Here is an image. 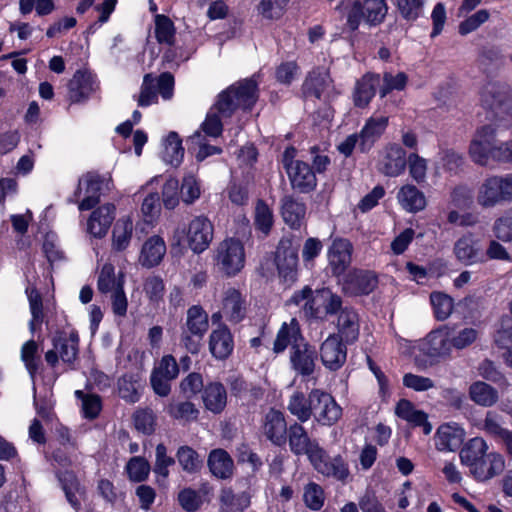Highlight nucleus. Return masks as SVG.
Returning <instances> with one entry per match:
<instances>
[{
	"label": "nucleus",
	"instance_id": "obj_1",
	"mask_svg": "<svg viewBox=\"0 0 512 512\" xmlns=\"http://www.w3.org/2000/svg\"><path fill=\"white\" fill-rule=\"evenodd\" d=\"M286 441L290 451L295 456L305 455L318 473L341 482L349 477V468L342 456L329 457L319 442L309 436L302 424L294 422L289 426Z\"/></svg>",
	"mask_w": 512,
	"mask_h": 512
},
{
	"label": "nucleus",
	"instance_id": "obj_2",
	"mask_svg": "<svg viewBox=\"0 0 512 512\" xmlns=\"http://www.w3.org/2000/svg\"><path fill=\"white\" fill-rule=\"evenodd\" d=\"M257 85L253 77L238 81L221 92L201 125L202 131L210 137L220 136L223 130L221 118L231 117L240 108L251 109L257 102Z\"/></svg>",
	"mask_w": 512,
	"mask_h": 512
},
{
	"label": "nucleus",
	"instance_id": "obj_3",
	"mask_svg": "<svg viewBox=\"0 0 512 512\" xmlns=\"http://www.w3.org/2000/svg\"><path fill=\"white\" fill-rule=\"evenodd\" d=\"M498 129L495 124L477 129L469 146L471 160L480 166H489L491 160L512 163V139L497 145Z\"/></svg>",
	"mask_w": 512,
	"mask_h": 512
},
{
	"label": "nucleus",
	"instance_id": "obj_4",
	"mask_svg": "<svg viewBox=\"0 0 512 512\" xmlns=\"http://www.w3.org/2000/svg\"><path fill=\"white\" fill-rule=\"evenodd\" d=\"M208 328L209 320L205 310L199 305L191 306L187 310L185 323L181 327V345L188 352L197 354Z\"/></svg>",
	"mask_w": 512,
	"mask_h": 512
},
{
	"label": "nucleus",
	"instance_id": "obj_5",
	"mask_svg": "<svg viewBox=\"0 0 512 512\" xmlns=\"http://www.w3.org/2000/svg\"><path fill=\"white\" fill-rule=\"evenodd\" d=\"M483 105L494 113L496 120L508 127L512 124V93L504 83L489 82L482 90Z\"/></svg>",
	"mask_w": 512,
	"mask_h": 512
},
{
	"label": "nucleus",
	"instance_id": "obj_6",
	"mask_svg": "<svg viewBox=\"0 0 512 512\" xmlns=\"http://www.w3.org/2000/svg\"><path fill=\"white\" fill-rule=\"evenodd\" d=\"M214 262L219 272L228 277L235 276L245 264L243 244L234 238L225 239L215 250Z\"/></svg>",
	"mask_w": 512,
	"mask_h": 512
},
{
	"label": "nucleus",
	"instance_id": "obj_7",
	"mask_svg": "<svg viewBox=\"0 0 512 512\" xmlns=\"http://www.w3.org/2000/svg\"><path fill=\"white\" fill-rule=\"evenodd\" d=\"M53 348L45 353V360L55 367L59 359L73 368L79 352V336L77 332H57L52 338Z\"/></svg>",
	"mask_w": 512,
	"mask_h": 512
},
{
	"label": "nucleus",
	"instance_id": "obj_8",
	"mask_svg": "<svg viewBox=\"0 0 512 512\" xmlns=\"http://www.w3.org/2000/svg\"><path fill=\"white\" fill-rule=\"evenodd\" d=\"M388 7L385 0L355 1L347 14V26L356 30L361 20L370 26H376L383 22Z\"/></svg>",
	"mask_w": 512,
	"mask_h": 512
},
{
	"label": "nucleus",
	"instance_id": "obj_9",
	"mask_svg": "<svg viewBox=\"0 0 512 512\" xmlns=\"http://www.w3.org/2000/svg\"><path fill=\"white\" fill-rule=\"evenodd\" d=\"M311 402L313 414L316 422L323 426H332L336 424L342 416V408L334 397L321 390H311Z\"/></svg>",
	"mask_w": 512,
	"mask_h": 512
},
{
	"label": "nucleus",
	"instance_id": "obj_10",
	"mask_svg": "<svg viewBox=\"0 0 512 512\" xmlns=\"http://www.w3.org/2000/svg\"><path fill=\"white\" fill-rule=\"evenodd\" d=\"M342 299L329 288L318 289L311 301L305 302L304 311L311 317H321V314L333 315L343 310Z\"/></svg>",
	"mask_w": 512,
	"mask_h": 512
},
{
	"label": "nucleus",
	"instance_id": "obj_11",
	"mask_svg": "<svg viewBox=\"0 0 512 512\" xmlns=\"http://www.w3.org/2000/svg\"><path fill=\"white\" fill-rule=\"evenodd\" d=\"M455 258L464 265L485 262V251L482 240L473 233H465L458 238L453 246Z\"/></svg>",
	"mask_w": 512,
	"mask_h": 512
},
{
	"label": "nucleus",
	"instance_id": "obj_12",
	"mask_svg": "<svg viewBox=\"0 0 512 512\" xmlns=\"http://www.w3.org/2000/svg\"><path fill=\"white\" fill-rule=\"evenodd\" d=\"M274 262L279 276L285 282H293L296 279L298 265V251L291 241L282 239L275 251Z\"/></svg>",
	"mask_w": 512,
	"mask_h": 512
},
{
	"label": "nucleus",
	"instance_id": "obj_13",
	"mask_svg": "<svg viewBox=\"0 0 512 512\" xmlns=\"http://www.w3.org/2000/svg\"><path fill=\"white\" fill-rule=\"evenodd\" d=\"M105 184V179L95 172L84 174L78 182L74 192L75 201L79 199L84 190V198L79 202V210H89L99 202V193Z\"/></svg>",
	"mask_w": 512,
	"mask_h": 512
},
{
	"label": "nucleus",
	"instance_id": "obj_14",
	"mask_svg": "<svg viewBox=\"0 0 512 512\" xmlns=\"http://www.w3.org/2000/svg\"><path fill=\"white\" fill-rule=\"evenodd\" d=\"M378 285L377 276L368 270L353 269L342 281L343 291L352 296L368 295Z\"/></svg>",
	"mask_w": 512,
	"mask_h": 512
},
{
	"label": "nucleus",
	"instance_id": "obj_15",
	"mask_svg": "<svg viewBox=\"0 0 512 512\" xmlns=\"http://www.w3.org/2000/svg\"><path fill=\"white\" fill-rule=\"evenodd\" d=\"M213 225L204 216H196L191 220L188 227L187 238L189 247L195 253L206 250L213 239Z\"/></svg>",
	"mask_w": 512,
	"mask_h": 512
},
{
	"label": "nucleus",
	"instance_id": "obj_16",
	"mask_svg": "<svg viewBox=\"0 0 512 512\" xmlns=\"http://www.w3.org/2000/svg\"><path fill=\"white\" fill-rule=\"evenodd\" d=\"M303 93L306 97L324 101L330 99L334 95V86L329 72L324 68L310 72L303 84Z\"/></svg>",
	"mask_w": 512,
	"mask_h": 512
},
{
	"label": "nucleus",
	"instance_id": "obj_17",
	"mask_svg": "<svg viewBox=\"0 0 512 512\" xmlns=\"http://www.w3.org/2000/svg\"><path fill=\"white\" fill-rule=\"evenodd\" d=\"M335 334L329 335L320 346L322 364L331 371L340 369L347 358V348Z\"/></svg>",
	"mask_w": 512,
	"mask_h": 512
},
{
	"label": "nucleus",
	"instance_id": "obj_18",
	"mask_svg": "<svg viewBox=\"0 0 512 512\" xmlns=\"http://www.w3.org/2000/svg\"><path fill=\"white\" fill-rule=\"evenodd\" d=\"M221 306L224 318L233 324L241 322L247 314V301L234 287H228L223 291Z\"/></svg>",
	"mask_w": 512,
	"mask_h": 512
},
{
	"label": "nucleus",
	"instance_id": "obj_19",
	"mask_svg": "<svg viewBox=\"0 0 512 512\" xmlns=\"http://www.w3.org/2000/svg\"><path fill=\"white\" fill-rule=\"evenodd\" d=\"M406 165L405 150L400 145L393 143L383 149L378 170L385 176L397 177L404 172Z\"/></svg>",
	"mask_w": 512,
	"mask_h": 512
},
{
	"label": "nucleus",
	"instance_id": "obj_20",
	"mask_svg": "<svg viewBox=\"0 0 512 512\" xmlns=\"http://www.w3.org/2000/svg\"><path fill=\"white\" fill-rule=\"evenodd\" d=\"M288 429L284 414L281 411L270 409L265 414L261 431L274 445L282 446L286 443Z\"/></svg>",
	"mask_w": 512,
	"mask_h": 512
},
{
	"label": "nucleus",
	"instance_id": "obj_21",
	"mask_svg": "<svg viewBox=\"0 0 512 512\" xmlns=\"http://www.w3.org/2000/svg\"><path fill=\"white\" fill-rule=\"evenodd\" d=\"M338 338L345 344H352L358 340L360 333V320L358 313L350 307H344L334 321Z\"/></svg>",
	"mask_w": 512,
	"mask_h": 512
},
{
	"label": "nucleus",
	"instance_id": "obj_22",
	"mask_svg": "<svg viewBox=\"0 0 512 512\" xmlns=\"http://www.w3.org/2000/svg\"><path fill=\"white\" fill-rule=\"evenodd\" d=\"M97 88L95 77L90 72L77 70L68 83V98L71 103L84 102Z\"/></svg>",
	"mask_w": 512,
	"mask_h": 512
},
{
	"label": "nucleus",
	"instance_id": "obj_23",
	"mask_svg": "<svg viewBox=\"0 0 512 512\" xmlns=\"http://www.w3.org/2000/svg\"><path fill=\"white\" fill-rule=\"evenodd\" d=\"M316 351L305 340L290 349L292 368L302 376H309L315 370Z\"/></svg>",
	"mask_w": 512,
	"mask_h": 512
},
{
	"label": "nucleus",
	"instance_id": "obj_24",
	"mask_svg": "<svg viewBox=\"0 0 512 512\" xmlns=\"http://www.w3.org/2000/svg\"><path fill=\"white\" fill-rule=\"evenodd\" d=\"M505 468L504 457L498 452H489L470 469L478 481H486L501 474Z\"/></svg>",
	"mask_w": 512,
	"mask_h": 512
},
{
	"label": "nucleus",
	"instance_id": "obj_25",
	"mask_svg": "<svg viewBox=\"0 0 512 512\" xmlns=\"http://www.w3.org/2000/svg\"><path fill=\"white\" fill-rule=\"evenodd\" d=\"M352 244L347 239H336L328 251V260L332 273L340 276L351 263Z\"/></svg>",
	"mask_w": 512,
	"mask_h": 512
},
{
	"label": "nucleus",
	"instance_id": "obj_26",
	"mask_svg": "<svg viewBox=\"0 0 512 512\" xmlns=\"http://www.w3.org/2000/svg\"><path fill=\"white\" fill-rule=\"evenodd\" d=\"M389 118L387 116L370 117L359 136V149L361 152L369 151L373 145L380 139L388 125Z\"/></svg>",
	"mask_w": 512,
	"mask_h": 512
},
{
	"label": "nucleus",
	"instance_id": "obj_27",
	"mask_svg": "<svg viewBox=\"0 0 512 512\" xmlns=\"http://www.w3.org/2000/svg\"><path fill=\"white\" fill-rule=\"evenodd\" d=\"M115 218V206L107 203L94 210L87 222V231L94 237H104Z\"/></svg>",
	"mask_w": 512,
	"mask_h": 512
},
{
	"label": "nucleus",
	"instance_id": "obj_28",
	"mask_svg": "<svg viewBox=\"0 0 512 512\" xmlns=\"http://www.w3.org/2000/svg\"><path fill=\"white\" fill-rule=\"evenodd\" d=\"M233 337L226 325L212 330L209 336V350L219 360L226 359L233 351Z\"/></svg>",
	"mask_w": 512,
	"mask_h": 512
},
{
	"label": "nucleus",
	"instance_id": "obj_29",
	"mask_svg": "<svg viewBox=\"0 0 512 512\" xmlns=\"http://www.w3.org/2000/svg\"><path fill=\"white\" fill-rule=\"evenodd\" d=\"M287 174L292 187L301 193H308L314 190L317 185L315 173L303 161H297L295 167L288 168Z\"/></svg>",
	"mask_w": 512,
	"mask_h": 512
},
{
	"label": "nucleus",
	"instance_id": "obj_30",
	"mask_svg": "<svg viewBox=\"0 0 512 512\" xmlns=\"http://www.w3.org/2000/svg\"><path fill=\"white\" fill-rule=\"evenodd\" d=\"M452 349L446 326L430 332L423 347L424 352L430 357L448 356Z\"/></svg>",
	"mask_w": 512,
	"mask_h": 512
},
{
	"label": "nucleus",
	"instance_id": "obj_31",
	"mask_svg": "<svg viewBox=\"0 0 512 512\" xmlns=\"http://www.w3.org/2000/svg\"><path fill=\"white\" fill-rule=\"evenodd\" d=\"M379 84L380 76L378 74L368 73L358 80L353 92L355 106L360 108L367 107L375 96Z\"/></svg>",
	"mask_w": 512,
	"mask_h": 512
},
{
	"label": "nucleus",
	"instance_id": "obj_32",
	"mask_svg": "<svg viewBox=\"0 0 512 512\" xmlns=\"http://www.w3.org/2000/svg\"><path fill=\"white\" fill-rule=\"evenodd\" d=\"M251 493H236L231 488H224L219 495V512H244L251 504Z\"/></svg>",
	"mask_w": 512,
	"mask_h": 512
},
{
	"label": "nucleus",
	"instance_id": "obj_33",
	"mask_svg": "<svg viewBox=\"0 0 512 512\" xmlns=\"http://www.w3.org/2000/svg\"><path fill=\"white\" fill-rule=\"evenodd\" d=\"M397 200L400 206L410 213L422 211L427 204L424 193L412 184H406L399 189Z\"/></svg>",
	"mask_w": 512,
	"mask_h": 512
},
{
	"label": "nucleus",
	"instance_id": "obj_34",
	"mask_svg": "<svg viewBox=\"0 0 512 512\" xmlns=\"http://www.w3.org/2000/svg\"><path fill=\"white\" fill-rule=\"evenodd\" d=\"M165 253L164 240L160 236L154 235L144 242L139 261L144 267H154L161 262Z\"/></svg>",
	"mask_w": 512,
	"mask_h": 512
},
{
	"label": "nucleus",
	"instance_id": "obj_35",
	"mask_svg": "<svg viewBox=\"0 0 512 512\" xmlns=\"http://www.w3.org/2000/svg\"><path fill=\"white\" fill-rule=\"evenodd\" d=\"M304 340L298 322L295 319H291L289 323L284 322L279 329L274 341L273 351L275 353H281L289 345L292 347Z\"/></svg>",
	"mask_w": 512,
	"mask_h": 512
},
{
	"label": "nucleus",
	"instance_id": "obj_36",
	"mask_svg": "<svg viewBox=\"0 0 512 512\" xmlns=\"http://www.w3.org/2000/svg\"><path fill=\"white\" fill-rule=\"evenodd\" d=\"M395 413L403 420H406L415 426H421L425 435L431 433L432 426L427 421V414L421 410L415 409L414 405L410 401L406 399L400 400L396 406Z\"/></svg>",
	"mask_w": 512,
	"mask_h": 512
},
{
	"label": "nucleus",
	"instance_id": "obj_37",
	"mask_svg": "<svg viewBox=\"0 0 512 512\" xmlns=\"http://www.w3.org/2000/svg\"><path fill=\"white\" fill-rule=\"evenodd\" d=\"M281 212L285 223L293 229H298L304 223L306 206L292 196H285L282 199Z\"/></svg>",
	"mask_w": 512,
	"mask_h": 512
},
{
	"label": "nucleus",
	"instance_id": "obj_38",
	"mask_svg": "<svg viewBox=\"0 0 512 512\" xmlns=\"http://www.w3.org/2000/svg\"><path fill=\"white\" fill-rule=\"evenodd\" d=\"M203 403L209 411L220 413L227 404V392L223 384L212 382L203 389Z\"/></svg>",
	"mask_w": 512,
	"mask_h": 512
},
{
	"label": "nucleus",
	"instance_id": "obj_39",
	"mask_svg": "<svg viewBox=\"0 0 512 512\" xmlns=\"http://www.w3.org/2000/svg\"><path fill=\"white\" fill-rule=\"evenodd\" d=\"M476 202L483 209L503 204L493 175L485 178L478 186Z\"/></svg>",
	"mask_w": 512,
	"mask_h": 512
},
{
	"label": "nucleus",
	"instance_id": "obj_40",
	"mask_svg": "<svg viewBox=\"0 0 512 512\" xmlns=\"http://www.w3.org/2000/svg\"><path fill=\"white\" fill-rule=\"evenodd\" d=\"M463 430L449 424L438 428L435 435V445L438 450L453 451L462 443Z\"/></svg>",
	"mask_w": 512,
	"mask_h": 512
},
{
	"label": "nucleus",
	"instance_id": "obj_41",
	"mask_svg": "<svg viewBox=\"0 0 512 512\" xmlns=\"http://www.w3.org/2000/svg\"><path fill=\"white\" fill-rule=\"evenodd\" d=\"M208 466L213 475L226 479L232 476L233 460L223 449H215L210 452Z\"/></svg>",
	"mask_w": 512,
	"mask_h": 512
},
{
	"label": "nucleus",
	"instance_id": "obj_42",
	"mask_svg": "<svg viewBox=\"0 0 512 512\" xmlns=\"http://www.w3.org/2000/svg\"><path fill=\"white\" fill-rule=\"evenodd\" d=\"M59 480L62 483L63 490L69 503L75 509H79L81 499H83L85 495L84 487L81 486L75 474L70 471H64L61 473Z\"/></svg>",
	"mask_w": 512,
	"mask_h": 512
},
{
	"label": "nucleus",
	"instance_id": "obj_43",
	"mask_svg": "<svg viewBox=\"0 0 512 512\" xmlns=\"http://www.w3.org/2000/svg\"><path fill=\"white\" fill-rule=\"evenodd\" d=\"M287 409L297 418L298 423L307 422L313 414L311 391L307 397L301 392L293 393L289 398Z\"/></svg>",
	"mask_w": 512,
	"mask_h": 512
},
{
	"label": "nucleus",
	"instance_id": "obj_44",
	"mask_svg": "<svg viewBox=\"0 0 512 512\" xmlns=\"http://www.w3.org/2000/svg\"><path fill=\"white\" fill-rule=\"evenodd\" d=\"M487 450L488 446L483 438H472L460 451L461 463L468 466L470 470L476 462L488 453Z\"/></svg>",
	"mask_w": 512,
	"mask_h": 512
},
{
	"label": "nucleus",
	"instance_id": "obj_45",
	"mask_svg": "<svg viewBox=\"0 0 512 512\" xmlns=\"http://www.w3.org/2000/svg\"><path fill=\"white\" fill-rule=\"evenodd\" d=\"M447 331L450 337L452 348L463 350L473 344L478 336L479 331L473 327L467 326H448Z\"/></svg>",
	"mask_w": 512,
	"mask_h": 512
},
{
	"label": "nucleus",
	"instance_id": "obj_46",
	"mask_svg": "<svg viewBox=\"0 0 512 512\" xmlns=\"http://www.w3.org/2000/svg\"><path fill=\"white\" fill-rule=\"evenodd\" d=\"M132 235V220L128 217L117 220L112 231V249L118 252L125 250L130 244Z\"/></svg>",
	"mask_w": 512,
	"mask_h": 512
},
{
	"label": "nucleus",
	"instance_id": "obj_47",
	"mask_svg": "<svg viewBox=\"0 0 512 512\" xmlns=\"http://www.w3.org/2000/svg\"><path fill=\"white\" fill-rule=\"evenodd\" d=\"M469 397L477 405L490 407L498 400V392L485 382L477 381L469 387Z\"/></svg>",
	"mask_w": 512,
	"mask_h": 512
},
{
	"label": "nucleus",
	"instance_id": "obj_48",
	"mask_svg": "<svg viewBox=\"0 0 512 512\" xmlns=\"http://www.w3.org/2000/svg\"><path fill=\"white\" fill-rule=\"evenodd\" d=\"M124 279L120 274L118 277L115 275V269L111 264H105L98 276V290L101 293H113L123 288Z\"/></svg>",
	"mask_w": 512,
	"mask_h": 512
},
{
	"label": "nucleus",
	"instance_id": "obj_49",
	"mask_svg": "<svg viewBox=\"0 0 512 512\" xmlns=\"http://www.w3.org/2000/svg\"><path fill=\"white\" fill-rule=\"evenodd\" d=\"M184 156L182 141L176 132H170L164 142L163 160L172 166H178Z\"/></svg>",
	"mask_w": 512,
	"mask_h": 512
},
{
	"label": "nucleus",
	"instance_id": "obj_50",
	"mask_svg": "<svg viewBox=\"0 0 512 512\" xmlns=\"http://www.w3.org/2000/svg\"><path fill=\"white\" fill-rule=\"evenodd\" d=\"M176 457L182 469L187 473H196L202 467V460L199 454L189 446L179 447Z\"/></svg>",
	"mask_w": 512,
	"mask_h": 512
},
{
	"label": "nucleus",
	"instance_id": "obj_51",
	"mask_svg": "<svg viewBox=\"0 0 512 512\" xmlns=\"http://www.w3.org/2000/svg\"><path fill=\"white\" fill-rule=\"evenodd\" d=\"M141 387L137 375L126 374L118 380V389L121 398L130 403L139 400V389Z\"/></svg>",
	"mask_w": 512,
	"mask_h": 512
},
{
	"label": "nucleus",
	"instance_id": "obj_52",
	"mask_svg": "<svg viewBox=\"0 0 512 512\" xmlns=\"http://www.w3.org/2000/svg\"><path fill=\"white\" fill-rule=\"evenodd\" d=\"M155 36L160 44L173 45L175 41V27L171 19L159 14L155 17Z\"/></svg>",
	"mask_w": 512,
	"mask_h": 512
},
{
	"label": "nucleus",
	"instance_id": "obj_53",
	"mask_svg": "<svg viewBox=\"0 0 512 512\" xmlns=\"http://www.w3.org/2000/svg\"><path fill=\"white\" fill-rule=\"evenodd\" d=\"M430 302L433 307L435 317L440 320H446L453 311V299L442 292H432Z\"/></svg>",
	"mask_w": 512,
	"mask_h": 512
},
{
	"label": "nucleus",
	"instance_id": "obj_54",
	"mask_svg": "<svg viewBox=\"0 0 512 512\" xmlns=\"http://www.w3.org/2000/svg\"><path fill=\"white\" fill-rule=\"evenodd\" d=\"M158 99L156 89V78L152 74H146L143 77L140 93L137 97V103L140 107H146L156 103Z\"/></svg>",
	"mask_w": 512,
	"mask_h": 512
},
{
	"label": "nucleus",
	"instance_id": "obj_55",
	"mask_svg": "<svg viewBox=\"0 0 512 512\" xmlns=\"http://www.w3.org/2000/svg\"><path fill=\"white\" fill-rule=\"evenodd\" d=\"M168 413L174 419L192 421L197 418L199 411L192 402L179 401L169 404Z\"/></svg>",
	"mask_w": 512,
	"mask_h": 512
},
{
	"label": "nucleus",
	"instance_id": "obj_56",
	"mask_svg": "<svg viewBox=\"0 0 512 512\" xmlns=\"http://www.w3.org/2000/svg\"><path fill=\"white\" fill-rule=\"evenodd\" d=\"M201 190L195 175L188 172L184 175L181 185V197L184 203L192 204L200 197Z\"/></svg>",
	"mask_w": 512,
	"mask_h": 512
},
{
	"label": "nucleus",
	"instance_id": "obj_57",
	"mask_svg": "<svg viewBox=\"0 0 512 512\" xmlns=\"http://www.w3.org/2000/svg\"><path fill=\"white\" fill-rule=\"evenodd\" d=\"M407 79V75L404 72H398L396 75L385 72L382 79L383 83L379 90L380 97H385L393 90H403L407 84Z\"/></svg>",
	"mask_w": 512,
	"mask_h": 512
},
{
	"label": "nucleus",
	"instance_id": "obj_58",
	"mask_svg": "<svg viewBox=\"0 0 512 512\" xmlns=\"http://www.w3.org/2000/svg\"><path fill=\"white\" fill-rule=\"evenodd\" d=\"M303 499L308 508L318 511L324 505V491L320 485L310 482L304 487Z\"/></svg>",
	"mask_w": 512,
	"mask_h": 512
},
{
	"label": "nucleus",
	"instance_id": "obj_59",
	"mask_svg": "<svg viewBox=\"0 0 512 512\" xmlns=\"http://www.w3.org/2000/svg\"><path fill=\"white\" fill-rule=\"evenodd\" d=\"M255 225L258 230L267 235L273 225V213L268 205L258 200L255 207Z\"/></svg>",
	"mask_w": 512,
	"mask_h": 512
},
{
	"label": "nucleus",
	"instance_id": "obj_60",
	"mask_svg": "<svg viewBox=\"0 0 512 512\" xmlns=\"http://www.w3.org/2000/svg\"><path fill=\"white\" fill-rule=\"evenodd\" d=\"M289 0H262L258 12L266 19H279L286 9Z\"/></svg>",
	"mask_w": 512,
	"mask_h": 512
},
{
	"label": "nucleus",
	"instance_id": "obj_61",
	"mask_svg": "<svg viewBox=\"0 0 512 512\" xmlns=\"http://www.w3.org/2000/svg\"><path fill=\"white\" fill-rule=\"evenodd\" d=\"M493 232L497 239L503 242H512V210L495 220Z\"/></svg>",
	"mask_w": 512,
	"mask_h": 512
},
{
	"label": "nucleus",
	"instance_id": "obj_62",
	"mask_svg": "<svg viewBox=\"0 0 512 512\" xmlns=\"http://www.w3.org/2000/svg\"><path fill=\"white\" fill-rule=\"evenodd\" d=\"M127 471L131 480L141 482L147 478L150 472V464L143 457H133L127 464Z\"/></svg>",
	"mask_w": 512,
	"mask_h": 512
},
{
	"label": "nucleus",
	"instance_id": "obj_63",
	"mask_svg": "<svg viewBox=\"0 0 512 512\" xmlns=\"http://www.w3.org/2000/svg\"><path fill=\"white\" fill-rule=\"evenodd\" d=\"M396 2L401 16L406 20L414 21L422 14L426 0H396Z\"/></svg>",
	"mask_w": 512,
	"mask_h": 512
},
{
	"label": "nucleus",
	"instance_id": "obj_64",
	"mask_svg": "<svg viewBox=\"0 0 512 512\" xmlns=\"http://www.w3.org/2000/svg\"><path fill=\"white\" fill-rule=\"evenodd\" d=\"M409 174L418 184L426 179L427 161L416 153H411L407 158Z\"/></svg>",
	"mask_w": 512,
	"mask_h": 512
}]
</instances>
